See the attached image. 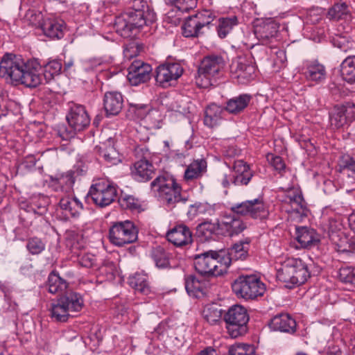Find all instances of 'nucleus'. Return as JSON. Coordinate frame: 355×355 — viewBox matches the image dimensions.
Returning a JSON list of instances; mask_svg holds the SVG:
<instances>
[{"instance_id": "obj_12", "label": "nucleus", "mask_w": 355, "mask_h": 355, "mask_svg": "<svg viewBox=\"0 0 355 355\" xmlns=\"http://www.w3.org/2000/svg\"><path fill=\"white\" fill-rule=\"evenodd\" d=\"M116 196V186L105 180H98L93 184L87 196V198H91L92 201L100 207L110 205L115 200Z\"/></svg>"}, {"instance_id": "obj_63", "label": "nucleus", "mask_w": 355, "mask_h": 355, "mask_svg": "<svg viewBox=\"0 0 355 355\" xmlns=\"http://www.w3.org/2000/svg\"><path fill=\"white\" fill-rule=\"evenodd\" d=\"M198 214H200V213L198 212V209L196 208V202L195 204L190 205L187 212L188 218L193 219Z\"/></svg>"}, {"instance_id": "obj_26", "label": "nucleus", "mask_w": 355, "mask_h": 355, "mask_svg": "<svg viewBox=\"0 0 355 355\" xmlns=\"http://www.w3.org/2000/svg\"><path fill=\"white\" fill-rule=\"evenodd\" d=\"M123 106V98L118 92H107L104 94L103 107L107 116H116Z\"/></svg>"}, {"instance_id": "obj_61", "label": "nucleus", "mask_w": 355, "mask_h": 355, "mask_svg": "<svg viewBox=\"0 0 355 355\" xmlns=\"http://www.w3.org/2000/svg\"><path fill=\"white\" fill-rule=\"evenodd\" d=\"M266 54V48L261 45H253L252 46L251 55L254 60L261 59Z\"/></svg>"}, {"instance_id": "obj_64", "label": "nucleus", "mask_w": 355, "mask_h": 355, "mask_svg": "<svg viewBox=\"0 0 355 355\" xmlns=\"http://www.w3.org/2000/svg\"><path fill=\"white\" fill-rule=\"evenodd\" d=\"M196 208L198 209L200 214H205L208 210H211L209 205L202 202H196Z\"/></svg>"}, {"instance_id": "obj_1", "label": "nucleus", "mask_w": 355, "mask_h": 355, "mask_svg": "<svg viewBox=\"0 0 355 355\" xmlns=\"http://www.w3.org/2000/svg\"><path fill=\"white\" fill-rule=\"evenodd\" d=\"M0 77L14 85L35 88L44 81L42 69L38 64H24L12 53H6L0 62Z\"/></svg>"}, {"instance_id": "obj_20", "label": "nucleus", "mask_w": 355, "mask_h": 355, "mask_svg": "<svg viewBox=\"0 0 355 355\" xmlns=\"http://www.w3.org/2000/svg\"><path fill=\"white\" fill-rule=\"evenodd\" d=\"M152 67L141 60H135L128 67L127 78L133 86L147 83L151 77Z\"/></svg>"}, {"instance_id": "obj_51", "label": "nucleus", "mask_w": 355, "mask_h": 355, "mask_svg": "<svg viewBox=\"0 0 355 355\" xmlns=\"http://www.w3.org/2000/svg\"><path fill=\"white\" fill-rule=\"evenodd\" d=\"M223 310L216 304L206 307L203 311V317L210 324H217L221 319Z\"/></svg>"}, {"instance_id": "obj_6", "label": "nucleus", "mask_w": 355, "mask_h": 355, "mask_svg": "<svg viewBox=\"0 0 355 355\" xmlns=\"http://www.w3.org/2000/svg\"><path fill=\"white\" fill-rule=\"evenodd\" d=\"M66 119L69 127L62 126L58 130V135L62 140L73 138L77 132L85 130L90 124V118L85 106L71 102Z\"/></svg>"}, {"instance_id": "obj_13", "label": "nucleus", "mask_w": 355, "mask_h": 355, "mask_svg": "<svg viewBox=\"0 0 355 355\" xmlns=\"http://www.w3.org/2000/svg\"><path fill=\"white\" fill-rule=\"evenodd\" d=\"M184 69L177 62H165L159 64L155 71V80L162 87H168L176 83L182 75Z\"/></svg>"}, {"instance_id": "obj_60", "label": "nucleus", "mask_w": 355, "mask_h": 355, "mask_svg": "<svg viewBox=\"0 0 355 355\" xmlns=\"http://www.w3.org/2000/svg\"><path fill=\"white\" fill-rule=\"evenodd\" d=\"M4 300L6 305L7 306L5 309L8 311H16L18 306V304L16 303L12 296L10 293H5Z\"/></svg>"}, {"instance_id": "obj_22", "label": "nucleus", "mask_w": 355, "mask_h": 355, "mask_svg": "<svg viewBox=\"0 0 355 355\" xmlns=\"http://www.w3.org/2000/svg\"><path fill=\"white\" fill-rule=\"evenodd\" d=\"M281 198V201L290 205L294 212L299 214L301 217L307 216L309 213L307 204L300 191L290 189L284 195L282 196Z\"/></svg>"}, {"instance_id": "obj_8", "label": "nucleus", "mask_w": 355, "mask_h": 355, "mask_svg": "<svg viewBox=\"0 0 355 355\" xmlns=\"http://www.w3.org/2000/svg\"><path fill=\"white\" fill-rule=\"evenodd\" d=\"M225 61L219 55H208L201 61L195 76L196 85L201 88H207L216 83V78L224 68Z\"/></svg>"}, {"instance_id": "obj_49", "label": "nucleus", "mask_w": 355, "mask_h": 355, "mask_svg": "<svg viewBox=\"0 0 355 355\" xmlns=\"http://www.w3.org/2000/svg\"><path fill=\"white\" fill-rule=\"evenodd\" d=\"M62 69V64L60 60H52L44 64L42 73L46 83H50L55 76L59 75Z\"/></svg>"}, {"instance_id": "obj_15", "label": "nucleus", "mask_w": 355, "mask_h": 355, "mask_svg": "<svg viewBox=\"0 0 355 355\" xmlns=\"http://www.w3.org/2000/svg\"><path fill=\"white\" fill-rule=\"evenodd\" d=\"M230 209L234 214L249 216L254 219L264 218L268 214L263 200L259 198L236 203L231 207Z\"/></svg>"}, {"instance_id": "obj_3", "label": "nucleus", "mask_w": 355, "mask_h": 355, "mask_svg": "<svg viewBox=\"0 0 355 355\" xmlns=\"http://www.w3.org/2000/svg\"><path fill=\"white\" fill-rule=\"evenodd\" d=\"M193 265L196 271L202 276L218 277L227 272L230 260L218 251L208 250L195 254Z\"/></svg>"}, {"instance_id": "obj_55", "label": "nucleus", "mask_w": 355, "mask_h": 355, "mask_svg": "<svg viewBox=\"0 0 355 355\" xmlns=\"http://www.w3.org/2000/svg\"><path fill=\"white\" fill-rule=\"evenodd\" d=\"M96 257L94 254L87 252H80L78 255L77 261L85 268H92L96 264Z\"/></svg>"}, {"instance_id": "obj_10", "label": "nucleus", "mask_w": 355, "mask_h": 355, "mask_svg": "<svg viewBox=\"0 0 355 355\" xmlns=\"http://www.w3.org/2000/svg\"><path fill=\"white\" fill-rule=\"evenodd\" d=\"M228 334L232 338L245 335L248 331L249 315L247 309L241 305L231 306L223 315Z\"/></svg>"}, {"instance_id": "obj_42", "label": "nucleus", "mask_w": 355, "mask_h": 355, "mask_svg": "<svg viewBox=\"0 0 355 355\" xmlns=\"http://www.w3.org/2000/svg\"><path fill=\"white\" fill-rule=\"evenodd\" d=\"M128 284L136 292L147 295L150 293L151 288L150 286L148 277L144 274L136 273L128 278Z\"/></svg>"}, {"instance_id": "obj_46", "label": "nucleus", "mask_w": 355, "mask_h": 355, "mask_svg": "<svg viewBox=\"0 0 355 355\" xmlns=\"http://www.w3.org/2000/svg\"><path fill=\"white\" fill-rule=\"evenodd\" d=\"M150 254L157 268H166L170 267L169 254L163 247L158 245L153 248Z\"/></svg>"}, {"instance_id": "obj_54", "label": "nucleus", "mask_w": 355, "mask_h": 355, "mask_svg": "<svg viewBox=\"0 0 355 355\" xmlns=\"http://www.w3.org/2000/svg\"><path fill=\"white\" fill-rule=\"evenodd\" d=\"M229 355H255V349L252 345L239 343L230 346Z\"/></svg>"}, {"instance_id": "obj_9", "label": "nucleus", "mask_w": 355, "mask_h": 355, "mask_svg": "<svg viewBox=\"0 0 355 355\" xmlns=\"http://www.w3.org/2000/svg\"><path fill=\"white\" fill-rule=\"evenodd\" d=\"M232 288L239 298L254 300L263 295L266 285L255 275H240L232 283Z\"/></svg>"}, {"instance_id": "obj_47", "label": "nucleus", "mask_w": 355, "mask_h": 355, "mask_svg": "<svg viewBox=\"0 0 355 355\" xmlns=\"http://www.w3.org/2000/svg\"><path fill=\"white\" fill-rule=\"evenodd\" d=\"M182 28V34L186 37H198L204 33L193 15L187 18Z\"/></svg>"}, {"instance_id": "obj_7", "label": "nucleus", "mask_w": 355, "mask_h": 355, "mask_svg": "<svg viewBox=\"0 0 355 355\" xmlns=\"http://www.w3.org/2000/svg\"><path fill=\"white\" fill-rule=\"evenodd\" d=\"M151 189L157 191L159 197L168 207H174L177 204H184L187 199L180 195L181 187L173 177L168 175L157 176L151 183Z\"/></svg>"}, {"instance_id": "obj_27", "label": "nucleus", "mask_w": 355, "mask_h": 355, "mask_svg": "<svg viewBox=\"0 0 355 355\" xmlns=\"http://www.w3.org/2000/svg\"><path fill=\"white\" fill-rule=\"evenodd\" d=\"M81 174L78 171L70 170L64 173L50 176V181L54 186L60 187L62 191L70 193L72 191L76 177Z\"/></svg>"}, {"instance_id": "obj_4", "label": "nucleus", "mask_w": 355, "mask_h": 355, "mask_svg": "<svg viewBox=\"0 0 355 355\" xmlns=\"http://www.w3.org/2000/svg\"><path fill=\"white\" fill-rule=\"evenodd\" d=\"M84 306L81 295L73 291H66L55 302L51 304V316L56 322H65L75 316Z\"/></svg>"}, {"instance_id": "obj_21", "label": "nucleus", "mask_w": 355, "mask_h": 355, "mask_svg": "<svg viewBox=\"0 0 355 355\" xmlns=\"http://www.w3.org/2000/svg\"><path fill=\"white\" fill-rule=\"evenodd\" d=\"M166 239L176 247H184L193 242V234L190 228L184 224H179L169 230Z\"/></svg>"}, {"instance_id": "obj_43", "label": "nucleus", "mask_w": 355, "mask_h": 355, "mask_svg": "<svg viewBox=\"0 0 355 355\" xmlns=\"http://www.w3.org/2000/svg\"><path fill=\"white\" fill-rule=\"evenodd\" d=\"M327 16L330 20L347 19L351 17V12L345 2H338L329 9Z\"/></svg>"}, {"instance_id": "obj_39", "label": "nucleus", "mask_w": 355, "mask_h": 355, "mask_svg": "<svg viewBox=\"0 0 355 355\" xmlns=\"http://www.w3.org/2000/svg\"><path fill=\"white\" fill-rule=\"evenodd\" d=\"M221 233L218 221H205L196 227V235L201 241H208L216 234Z\"/></svg>"}, {"instance_id": "obj_50", "label": "nucleus", "mask_w": 355, "mask_h": 355, "mask_svg": "<svg viewBox=\"0 0 355 355\" xmlns=\"http://www.w3.org/2000/svg\"><path fill=\"white\" fill-rule=\"evenodd\" d=\"M193 16L198 24V26L202 31L204 28H209L211 22L216 19L217 13L214 10L205 9L198 12Z\"/></svg>"}, {"instance_id": "obj_53", "label": "nucleus", "mask_w": 355, "mask_h": 355, "mask_svg": "<svg viewBox=\"0 0 355 355\" xmlns=\"http://www.w3.org/2000/svg\"><path fill=\"white\" fill-rule=\"evenodd\" d=\"M26 248L32 255H38L45 250L46 243L37 236L30 237L26 240Z\"/></svg>"}, {"instance_id": "obj_23", "label": "nucleus", "mask_w": 355, "mask_h": 355, "mask_svg": "<svg viewBox=\"0 0 355 355\" xmlns=\"http://www.w3.org/2000/svg\"><path fill=\"white\" fill-rule=\"evenodd\" d=\"M278 32L277 23L271 19L260 21L254 26V33L263 45L271 42Z\"/></svg>"}, {"instance_id": "obj_32", "label": "nucleus", "mask_w": 355, "mask_h": 355, "mask_svg": "<svg viewBox=\"0 0 355 355\" xmlns=\"http://www.w3.org/2000/svg\"><path fill=\"white\" fill-rule=\"evenodd\" d=\"M251 100V95L240 94L227 101L224 110L230 114H239L248 106Z\"/></svg>"}, {"instance_id": "obj_45", "label": "nucleus", "mask_w": 355, "mask_h": 355, "mask_svg": "<svg viewBox=\"0 0 355 355\" xmlns=\"http://www.w3.org/2000/svg\"><path fill=\"white\" fill-rule=\"evenodd\" d=\"M239 24L236 16L220 17L218 19V24L216 27L217 33L220 38L223 39L232 31L234 27Z\"/></svg>"}, {"instance_id": "obj_62", "label": "nucleus", "mask_w": 355, "mask_h": 355, "mask_svg": "<svg viewBox=\"0 0 355 355\" xmlns=\"http://www.w3.org/2000/svg\"><path fill=\"white\" fill-rule=\"evenodd\" d=\"M102 58H92L87 62V67L85 68L87 71L93 69L94 67L100 66L103 63Z\"/></svg>"}, {"instance_id": "obj_25", "label": "nucleus", "mask_w": 355, "mask_h": 355, "mask_svg": "<svg viewBox=\"0 0 355 355\" xmlns=\"http://www.w3.org/2000/svg\"><path fill=\"white\" fill-rule=\"evenodd\" d=\"M154 174L155 168L146 159L136 162L131 168L132 177L138 182H147L153 178Z\"/></svg>"}, {"instance_id": "obj_5", "label": "nucleus", "mask_w": 355, "mask_h": 355, "mask_svg": "<svg viewBox=\"0 0 355 355\" xmlns=\"http://www.w3.org/2000/svg\"><path fill=\"white\" fill-rule=\"evenodd\" d=\"M277 279L285 286L291 288L304 284L309 277L310 272L307 265L300 259H288L277 271Z\"/></svg>"}, {"instance_id": "obj_58", "label": "nucleus", "mask_w": 355, "mask_h": 355, "mask_svg": "<svg viewBox=\"0 0 355 355\" xmlns=\"http://www.w3.org/2000/svg\"><path fill=\"white\" fill-rule=\"evenodd\" d=\"M198 0H179L175 8L181 12H187L197 6Z\"/></svg>"}, {"instance_id": "obj_36", "label": "nucleus", "mask_w": 355, "mask_h": 355, "mask_svg": "<svg viewBox=\"0 0 355 355\" xmlns=\"http://www.w3.org/2000/svg\"><path fill=\"white\" fill-rule=\"evenodd\" d=\"M250 242L251 239L247 237L234 243L229 250L228 254L227 256H224V257H228L230 260V262L233 259H245L248 256Z\"/></svg>"}, {"instance_id": "obj_2", "label": "nucleus", "mask_w": 355, "mask_h": 355, "mask_svg": "<svg viewBox=\"0 0 355 355\" xmlns=\"http://www.w3.org/2000/svg\"><path fill=\"white\" fill-rule=\"evenodd\" d=\"M156 14L144 0H131L127 10L115 17L116 32L124 38H130L137 34L144 26L155 21Z\"/></svg>"}, {"instance_id": "obj_59", "label": "nucleus", "mask_w": 355, "mask_h": 355, "mask_svg": "<svg viewBox=\"0 0 355 355\" xmlns=\"http://www.w3.org/2000/svg\"><path fill=\"white\" fill-rule=\"evenodd\" d=\"M241 154V150L234 146H230L225 148L223 150V155L225 159H231L235 157L239 156Z\"/></svg>"}, {"instance_id": "obj_24", "label": "nucleus", "mask_w": 355, "mask_h": 355, "mask_svg": "<svg viewBox=\"0 0 355 355\" xmlns=\"http://www.w3.org/2000/svg\"><path fill=\"white\" fill-rule=\"evenodd\" d=\"M296 240L301 248H311L320 241V235L316 231L306 226L296 227Z\"/></svg>"}, {"instance_id": "obj_41", "label": "nucleus", "mask_w": 355, "mask_h": 355, "mask_svg": "<svg viewBox=\"0 0 355 355\" xmlns=\"http://www.w3.org/2000/svg\"><path fill=\"white\" fill-rule=\"evenodd\" d=\"M304 75L307 80L320 83L326 78V70L323 64L317 61L307 64Z\"/></svg>"}, {"instance_id": "obj_52", "label": "nucleus", "mask_w": 355, "mask_h": 355, "mask_svg": "<svg viewBox=\"0 0 355 355\" xmlns=\"http://www.w3.org/2000/svg\"><path fill=\"white\" fill-rule=\"evenodd\" d=\"M338 278L342 283L355 287V267H341L338 271Z\"/></svg>"}, {"instance_id": "obj_28", "label": "nucleus", "mask_w": 355, "mask_h": 355, "mask_svg": "<svg viewBox=\"0 0 355 355\" xmlns=\"http://www.w3.org/2000/svg\"><path fill=\"white\" fill-rule=\"evenodd\" d=\"M44 35L51 39H61L64 36V21L56 18H46L40 26Z\"/></svg>"}, {"instance_id": "obj_16", "label": "nucleus", "mask_w": 355, "mask_h": 355, "mask_svg": "<svg viewBox=\"0 0 355 355\" xmlns=\"http://www.w3.org/2000/svg\"><path fill=\"white\" fill-rule=\"evenodd\" d=\"M234 78L241 84H245L256 76V67L252 61L245 57H239L234 60L230 66Z\"/></svg>"}, {"instance_id": "obj_34", "label": "nucleus", "mask_w": 355, "mask_h": 355, "mask_svg": "<svg viewBox=\"0 0 355 355\" xmlns=\"http://www.w3.org/2000/svg\"><path fill=\"white\" fill-rule=\"evenodd\" d=\"M184 280L185 289L190 296L198 298L205 294L207 283L205 280L193 275L186 276Z\"/></svg>"}, {"instance_id": "obj_33", "label": "nucleus", "mask_w": 355, "mask_h": 355, "mask_svg": "<svg viewBox=\"0 0 355 355\" xmlns=\"http://www.w3.org/2000/svg\"><path fill=\"white\" fill-rule=\"evenodd\" d=\"M60 207L67 216L78 217L83 207L80 201L74 196H65L60 200Z\"/></svg>"}, {"instance_id": "obj_29", "label": "nucleus", "mask_w": 355, "mask_h": 355, "mask_svg": "<svg viewBox=\"0 0 355 355\" xmlns=\"http://www.w3.org/2000/svg\"><path fill=\"white\" fill-rule=\"evenodd\" d=\"M295 320L287 313L275 315L270 321V327L274 331L294 334L296 331Z\"/></svg>"}, {"instance_id": "obj_30", "label": "nucleus", "mask_w": 355, "mask_h": 355, "mask_svg": "<svg viewBox=\"0 0 355 355\" xmlns=\"http://www.w3.org/2000/svg\"><path fill=\"white\" fill-rule=\"evenodd\" d=\"M220 225L221 234L228 236L237 235L246 229V225L243 221L234 216L225 217L224 220L220 223Z\"/></svg>"}, {"instance_id": "obj_44", "label": "nucleus", "mask_w": 355, "mask_h": 355, "mask_svg": "<svg viewBox=\"0 0 355 355\" xmlns=\"http://www.w3.org/2000/svg\"><path fill=\"white\" fill-rule=\"evenodd\" d=\"M340 73L345 81L355 83V55L348 56L342 62Z\"/></svg>"}, {"instance_id": "obj_57", "label": "nucleus", "mask_w": 355, "mask_h": 355, "mask_svg": "<svg viewBox=\"0 0 355 355\" xmlns=\"http://www.w3.org/2000/svg\"><path fill=\"white\" fill-rule=\"evenodd\" d=\"M26 19L33 26H41L42 23V15L40 12L35 10H28L25 15Z\"/></svg>"}, {"instance_id": "obj_37", "label": "nucleus", "mask_w": 355, "mask_h": 355, "mask_svg": "<svg viewBox=\"0 0 355 355\" xmlns=\"http://www.w3.org/2000/svg\"><path fill=\"white\" fill-rule=\"evenodd\" d=\"M207 162L204 159H196L189 164L184 174L187 182L201 178L207 172Z\"/></svg>"}, {"instance_id": "obj_35", "label": "nucleus", "mask_w": 355, "mask_h": 355, "mask_svg": "<svg viewBox=\"0 0 355 355\" xmlns=\"http://www.w3.org/2000/svg\"><path fill=\"white\" fill-rule=\"evenodd\" d=\"M49 204L48 198L44 196H33L27 204L21 205V209L26 212L42 216L47 211V207Z\"/></svg>"}, {"instance_id": "obj_17", "label": "nucleus", "mask_w": 355, "mask_h": 355, "mask_svg": "<svg viewBox=\"0 0 355 355\" xmlns=\"http://www.w3.org/2000/svg\"><path fill=\"white\" fill-rule=\"evenodd\" d=\"M331 127L340 129L349 125L355 119V104L352 102L336 106L329 116Z\"/></svg>"}, {"instance_id": "obj_31", "label": "nucleus", "mask_w": 355, "mask_h": 355, "mask_svg": "<svg viewBox=\"0 0 355 355\" xmlns=\"http://www.w3.org/2000/svg\"><path fill=\"white\" fill-rule=\"evenodd\" d=\"M97 150L99 156L103 159L107 165H115L121 161L119 153L114 147V141L112 139H109L107 142L97 146Z\"/></svg>"}, {"instance_id": "obj_11", "label": "nucleus", "mask_w": 355, "mask_h": 355, "mask_svg": "<svg viewBox=\"0 0 355 355\" xmlns=\"http://www.w3.org/2000/svg\"><path fill=\"white\" fill-rule=\"evenodd\" d=\"M138 232V228L131 220L115 222L109 230L110 241L116 246H124L135 242Z\"/></svg>"}, {"instance_id": "obj_14", "label": "nucleus", "mask_w": 355, "mask_h": 355, "mask_svg": "<svg viewBox=\"0 0 355 355\" xmlns=\"http://www.w3.org/2000/svg\"><path fill=\"white\" fill-rule=\"evenodd\" d=\"M232 169L235 175L231 180L227 175H224L222 179L221 184L224 188H228L231 182L235 186H246L254 175L253 171L243 159L234 160Z\"/></svg>"}, {"instance_id": "obj_19", "label": "nucleus", "mask_w": 355, "mask_h": 355, "mask_svg": "<svg viewBox=\"0 0 355 355\" xmlns=\"http://www.w3.org/2000/svg\"><path fill=\"white\" fill-rule=\"evenodd\" d=\"M338 171L342 175L343 184L347 191L355 189V157L349 155L340 157Z\"/></svg>"}, {"instance_id": "obj_38", "label": "nucleus", "mask_w": 355, "mask_h": 355, "mask_svg": "<svg viewBox=\"0 0 355 355\" xmlns=\"http://www.w3.org/2000/svg\"><path fill=\"white\" fill-rule=\"evenodd\" d=\"M68 285L67 281L54 270L49 275L46 284L49 293L61 295L66 292Z\"/></svg>"}, {"instance_id": "obj_56", "label": "nucleus", "mask_w": 355, "mask_h": 355, "mask_svg": "<svg viewBox=\"0 0 355 355\" xmlns=\"http://www.w3.org/2000/svg\"><path fill=\"white\" fill-rule=\"evenodd\" d=\"M267 159L274 169L279 173H282L285 171L286 164L282 157L275 155L273 154H268L267 155Z\"/></svg>"}, {"instance_id": "obj_48", "label": "nucleus", "mask_w": 355, "mask_h": 355, "mask_svg": "<svg viewBox=\"0 0 355 355\" xmlns=\"http://www.w3.org/2000/svg\"><path fill=\"white\" fill-rule=\"evenodd\" d=\"M118 201L122 209L138 213L143 210L140 200L134 196L122 194Z\"/></svg>"}, {"instance_id": "obj_18", "label": "nucleus", "mask_w": 355, "mask_h": 355, "mask_svg": "<svg viewBox=\"0 0 355 355\" xmlns=\"http://www.w3.org/2000/svg\"><path fill=\"white\" fill-rule=\"evenodd\" d=\"M342 223L332 218H329L323 224V229L327 232L330 240L335 245V249L340 252L347 250V238L342 231Z\"/></svg>"}, {"instance_id": "obj_40", "label": "nucleus", "mask_w": 355, "mask_h": 355, "mask_svg": "<svg viewBox=\"0 0 355 355\" xmlns=\"http://www.w3.org/2000/svg\"><path fill=\"white\" fill-rule=\"evenodd\" d=\"M224 110V108L215 103L207 106L205 111V125L209 128L216 126L222 119V114Z\"/></svg>"}]
</instances>
